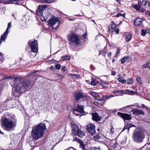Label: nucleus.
I'll return each mask as SVG.
<instances>
[{
    "instance_id": "f3484780",
    "label": "nucleus",
    "mask_w": 150,
    "mask_h": 150,
    "mask_svg": "<svg viewBox=\"0 0 150 150\" xmlns=\"http://www.w3.org/2000/svg\"><path fill=\"white\" fill-rule=\"evenodd\" d=\"M143 21V20L141 18L136 19L134 21V23L136 25H141Z\"/></svg>"
},
{
    "instance_id": "b1692460",
    "label": "nucleus",
    "mask_w": 150,
    "mask_h": 150,
    "mask_svg": "<svg viewBox=\"0 0 150 150\" xmlns=\"http://www.w3.org/2000/svg\"><path fill=\"white\" fill-rule=\"evenodd\" d=\"M133 126H134L133 125H132L130 123L129 124H128L123 128L122 131L125 130L126 129H127L128 130V131L130 127Z\"/></svg>"
},
{
    "instance_id": "13d9d810",
    "label": "nucleus",
    "mask_w": 150,
    "mask_h": 150,
    "mask_svg": "<svg viewBox=\"0 0 150 150\" xmlns=\"http://www.w3.org/2000/svg\"><path fill=\"white\" fill-rule=\"evenodd\" d=\"M65 66H64L63 67H62V69H61V70H63L64 72H65V69H64V68H65Z\"/></svg>"
},
{
    "instance_id": "4468645a",
    "label": "nucleus",
    "mask_w": 150,
    "mask_h": 150,
    "mask_svg": "<svg viewBox=\"0 0 150 150\" xmlns=\"http://www.w3.org/2000/svg\"><path fill=\"white\" fill-rule=\"evenodd\" d=\"M92 116L93 120L96 121H99L101 119V117L99 116L96 112L92 113Z\"/></svg>"
},
{
    "instance_id": "412c9836",
    "label": "nucleus",
    "mask_w": 150,
    "mask_h": 150,
    "mask_svg": "<svg viewBox=\"0 0 150 150\" xmlns=\"http://www.w3.org/2000/svg\"><path fill=\"white\" fill-rule=\"evenodd\" d=\"M78 142L79 144V147L82 150H85V145L83 142L81 140H79Z\"/></svg>"
},
{
    "instance_id": "a18cd8bd",
    "label": "nucleus",
    "mask_w": 150,
    "mask_h": 150,
    "mask_svg": "<svg viewBox=\"0 0 150 150\" xmlns=\"http://www.w3.org/2000/svg\"><path fill=\"white\" fill-rule=\"evenodd\" d=\"M45 2L46 3H51L53 1V0H45Z\"/></svg>"
},
{
    "instance_id": "774afa93",
    "label": "nucleus",
    "mask_w": 150,
    "mask_h": 150,
    "mask_svg": "<svg viewBox=\"0 0 150 150\" xmlns=\"http://www.w3.org/2000/svg\"><path fill=\"white\" fill-rule=\"evenodd\" d=\"M146 150H150V148L148 147L147 148Z\"/></svg>"
},
{
    "instance_id": "4c0bfd02",
    "label": "nucleus",
    "mask_w": 150,
    "mask_h": 150,
    "mask_svg": "<svg viewBox=\"0 0 150 150\" xmlns=\"http://www.w3.org/2000/svg\"><path fill=\"white\" fill-rule=\"evenodd\" d=\"M127 83L128 84H131L133 83V80L132 79H129L127 80Z\"/></svg>"
},
{
    "instance_id": "e433bc0d",
    "label": "nucleus",
    "mask_w": 150,
    "mask_h": 150,
    "mask_svg": "<svg viewBox=\"0 0 150 150\" xmlns=\"http://www.w3.org/2000/svg\"><path fill=\"white\" fill-rule=\"evenodd\" d=\"M100 147L96 148L95 147H92L90 148V150H100Z\"/></svg>"
},
{
    "instance_id": "f257e3e1",
    "label": "nucleus",
    "mask_w": 150,
    "mask_h": 150,
    "mask_svg": "<svg viewBox=\"0 0 150 150\" xmlns=\"http://www.w3.org/2000/svg\"><path fill=\"white\" fill-rule=\"evenodd\" d=\"M13 79L14 81L15 90L16 92L18 93H21L27 91L30 84V81H21L19 77L16 76H14Z\"/></svg>"
},
{
    "instance_id": "de8ad7c7",
    "label": "nucleus",
    "mask_w": 150,
    "mask_h": 150,
    "mask_svg": "<svg viewBox=\"0 0 150 150\" xmlns=\"http://www.w3.org/2000/svg\"><path fill=\"white\" fill-rule=\"evenodd\" d=\"M115 31L116 34H118L119 33V30L118 28H116L115 30Z\"/></svg>"
},
{
    "instance_id": "ea45409f",
    "label": "nucleus",
    "mask_w": 150,
    "mask_h": 150,
    "mask_svg": "<svg viewBox=\"0 0 150 150\" xmlns=\"http://www.w3.org/2000/svg\"><path fill=\"white\" fill-rule=\"evenodd\" d=\"M55 68L57 69H59L61 68V66L59 64H57L55 65Z\"/></svg>"
},
{
    "instance_id": "8fccbe9b",
    "label": "nucleus",
    "mask_w": 150,
    "mask_h": 150,
    "mask_svg": "<svg viewBox=\"0 0 150 150\" xmlns=\"http://www.w3.org/2000/svg\"><path fill=\"white\" fill-rule=\"evenodd\" d=\"M120 52V50L118 48L117 49V52L116 53V54H119Z\"/></svg>"
},
{
    "instance_id": "680f3d73",
    "label": "nucleus",
    "mask_w": 150,
    "mask_h": 150,
    "mask_svg": "<svg viewBox=\"0 0 150 150\" xmlns=\"http://www.w3.org/2000/svg\"><path fill=\"white\" fill-rule=\"evenodd\" d=\"M90 67L91 69H94V66L93 65H91V66Z\"/></svg>"
},
{
    "instance_id": "3c124183",
    "label": "nucleus",
    "mask_w": 150,
    "mask_h": 150,
    "mask_svg": "<svg viewBox=\"0 0 150 150\" xmlns=\"http://www.w3.org/2000/svg\"><path fill=\"white\" fill-rule=\"evenodd\" d=\"M110 132L112 133H113L114 132V128L112 126L111 127V128L110 129Z\"/></svg>"
},
{
    "instance_id": "a211bd4d",
    "label": "nucleus",
    "mask_w": 150,
    "mask_h": 150,
    "mask_svg": "<svg viewBox=\"0 0 150 150\" xmlns=\"http://www.w3.org/2000/svg\"><path fill=\"white\" fill-rule=\"evenodd\" d=\"M125 40L127 42H129L132 38V35L129 33H125Z\"/></svg>"
},
{
    "instance_id": "a878e982",
    "label": "nucleus",
    "mask_w": 150,
    "mask_h": 150,
    "mask_svg": "<svg viewBox=\"0 0 150 150\" xmlns=\"http://www.w3.org/2000/svg\"><path fill=\"white\" fill-rule=\"evenodd\" d=\"M123 79V76H122V77L120 76L119 78H117V80L120 82H121L122 83H125L126 81L124 79Z\"/></svg>"
},
{
    "instance_id": "f704fd0d",
    "label": "nucleus",
    "mask_w": 150,
    "mask_h": 150,
    "mask_svg": "<svg viewBox=\"0 0 150 150\" xmlns=\"http://www.w3.org/2000/svg\"><path fill=\"white\" fill-rule=\"evenodd\" d=\"M137 81L139 83L141 84L142 83L141 78L139 76H137L136 79Z\"/></svg>"
},
{
    "instance_id": "4d7b16f0",
    "label": "nucleus",
    "mask_w": 150,
    "mask_h": 150,
    "mask_svg": "<svg viewBox=\"0 0 150 150\" xmlns=\"http://www.w3.org/2000/svg\"><path fill=\"white\" fill-rule=\"evenodd\" d=\"M2 55L1 53H0V60H1L2 59Z\"/></svg>"
},
{
    "instance_id": "7c9ffc66",
    "label": "nucleus",
    "mask_w": 150,
    "mask_h": 150,
    "mask_svg": "<svg viewBox=\"0 0 150 150\" xmlns=\"http://www.w3.org/2000/svg\"><path fill=\"white\" fill-rule=\"evenodd\" d=\"M98 83V81L96 79H92V81L91 82V84L93 86H95L96 84Z\"/></svg>"
},
{
    "instance_id": "2eb2a0df",
    "label": "nucleus",
    "mask_w": 150,
    "mask_h": 150,
    "mask_svg": "<svg viewBox=\"0 0 150 150\" xmlns=\"http://www.w3.org/2000/svg\"><path fill=\"white\" fill-rule=\"evenodd\" d=\"M83 96L82 93L79 92H76L74 95V99L76 100H78L81 98Z\"/></svg>"
},
{
    "instance_id": "ddd939ff",
    "label": "nucleus",
    "mask_w": 150,
    "mask_h": 150,
    "mask_svg": "<svg viewBox=\"0 0 150 150\" xmlns=\"http://www.w3.org/2000/svg\"><path fill=\"white\" fill-rule=\"evenodd\" d=\"M133 114L136 115H144L145 114L144 112L142 110L138 109H134L131 111Z\"/></svg>"
},
{
    "instance_id": "aec40b11",
    "label": "nucleus",
    "mask_w": 150,
    "mask_h": 150,
    "mask_svg": "<svg viewBox=\"0 0 150 150\" xmlns=\"http://www.w3.org/2000/svg\"><path fill=\"white\" fill-rule=\"evenodd\" d=\"M125 90H124L115 91H113V93L114 94H117V95H119L125 94Z\"/></svg>"
},
{
    "instance_id": "423d86ee",
    "label": "nucleus",
    "mask_w": 150,
    "mask_h": 150,
    "mask_svg": "<svg viewBox=\"0 0 150 150\" xmlns=\"http://www.w3.org/2000/svg\"><path fill=\"white\" fill-rule=\"evenodd\" d=\"M60 23L61 22L59 19L55 17L50 19L48 20V24L54 29L57 28Z\"/></svg>"
},
{
    "instance_id": "c85d7f7f",
    "label": "nucleus",
    "mask_w": 150,
    "mask_h": 150,
    "mask_svg": "<svg viewBox=\"0 0 150 150\" xmlns=\"http://www.w3.org/2000/svg\"><path fill=\"white\" fill-rule=\"evenodd\" d=\"M113 96L112 95H109V96H103L102 98L105 101V99H109L110 98L113 97Z\"/></svg>"
},
{
    "instance_id": "0eeeda50",
    "label": "nucleus",
    "mask_w": 150,
    "mask_h": 150,
    "mask_svg": "<svg viewBox=\"0 0 150 150\" xmlns=\"http://www.w3.org/2000/svg\"><path fill=\"white\" fill-rule=\"evenodd\" d=\"M29 45L31 47V52L36 53L38 51V45L37 40H35L29 43Z\"/></svg>"
},
{
    "instance_id": "7ed1b4c3",
    "label": "nucleus",
    "mask_w": 150,
    "mask_h": 150,
    "mask_svg": "<svg viewBox=\"0 0 150 150\" xmlns=\"http://www.w3.org/2000/svg\"><path fill=\"white\" fill-rule=\"evenodd\" d=\"M17 120L13 119L4 118L2 121V126L7 131H10L14 129L16 126Z\"/></svg>"
},
{
    "instance_id": "39448f33",
    "label": "nucleus",
    "mask_w": 150,
    "mask_h": 150,
    "mask_svg": "<svg viewBox=\"0 0 150 150\" xmlns=\"http://www.w3.org/2000/svg\"><path fill=\"white\" fill-rule=\"evenodd\" d=\"M68 40L69 41V44L71 45L76 46L80 43L79 38L77 35L74 33L69 35L68 37Z\"/></svg>"
},
{
    "instance_id": "1a4fd4ad",
    "label": "nucleus",
    "mask_w": 150,
    "mask_h": 150,
    "mask_svg": "<svg viewBox=\"0 0 150 150\" xmlns=\"http://www.w3.org/2000/svg\"><path fill=\"white\" fill-rule=\"evenodd\" d=\"M117 114L124 120H129L132 118L130 115L127 113H124L118 112L117 113Z\"/></svg>"
},
{
    "instance_id": "6e6d98bb",
    "label": "nucleus",
    "mask_w": 150,
    "mask_h": 150,
    "mask_svg": "<svg viewBox=\"0 0 150 150\" xmlns=\"http://www.w3.org/2000/svg\"><path fill=\"white\" fill-rule=\"evenodd\" d=\"M121 15H122V14L121 13H117L116 16L117 17H118L120 16H121Z\"/></svg>"
},
{
    "instance_id": "0e129e2a",
    "label": "nucleus",
    "mask_w": 150,
    "mask_h": 150,
    "mask_svg": "<svg viewBox=\"0 0 150 150\" xmlns=\"http://www.w3.org/2000/svg\"><path fill=\"white\" fill-rule=\"evenodd\" d=\"M125 15V13H124L123 14H122L121 16H122V17H124Z\"/></svg>"
},
{
    "instance_id": "6ab92c4d",
    "label": "nucleus",
    "mask_w": 150,
    "mask_h": 150,
    "mask_svg": "<svg viewBox=\"0 0 150 150\" xmlns=\"http://www.w3.org/2000/svg\"><path fill=\"white\" fill-rule=\"evenodd\" d=\"M76 134L75 135H77L81 138H82L85 135L84 132L80 129L78 130V132H76Z\"/></svg>"
},
{
    "instance_id": "58836bf2",
    "label": "nucleus",
    "mask_w": 150,
    "mask_h": 150,
    "mask_svg": "<svg viewBox=\"0 0 150 150\" xmlns=\"http://www.w3.org/2000/svg\"><path fill=\"white\" fill-rule=\"evenodd\" d=\"M147 2L146 0H143L142 2V5L145 6Z\"/></svg>"
},
{
    "instance_id": "5fc2aeb1",
    "label": "nucleus",
    "mask_w": 150,
    "mask_h": 150,
    "mask_svg": "<svg viewBox=\"0 0 150 150\" xmlns=\"http://www.w3.org/2000/svg\"><path fill=\"white\" fill-rule=\"evenodd\" d=\"M99 137L98 135H96L94 137V139H99Z\"/></svg>"
},
{
    "instance_id": "c756f323",
    "label": "nucleus",
    "mask_w": 150,
    "mask_h": 150,
    "mask_svg": "<svg viewBox=\"0 0 150 150\" xmlns=\"http://www.w3.org/2000/svg\"><path fill=\"white\" fill-rule=\"evenodd\" d=\"M11 23L10 22V23H8V27H7L6 31L4 33V35H7L8 34V33L9 32L8 30L9 29V28L11 27Z\"/></svg>"
},
{
    "instance_id": "5701e85b",
    "label": "nucleus",
    "mask_w": 150,
    "mask_h": 150,
    "mask_svg": "<svg viewBox=\"0 0 150 150\" xmlns=\"http://www.w3.org/2000/svg\"><path fill=\"white\" fill-rule=\"evenodd\" d=\"M96 102L100 105H102L105 102V101L102 98L99 99H96Z\"/></svg>"
},
{
    "instance_id": "37998d69",
    "label": "nucleus",
    "mask_w": 150,
    "mask_h": 150,
    "mask_svg": "<svg viewBox=\"0 0 150 150\" xmlns=\"http://www.w3.org/2000/svg\"><path fill=\"white\" fill-rule=\"evenodd\" d=\"M91 95L93 97H96L97 96V94L95 92H92L91 93Z\"/></svg>"
},
{
    "instance_id": "49530a36",
    "label": "nucleus",
    "mask_w": 150,
    "mask_h": 150,
    "mask_svg": "<svg viewBox=\"0 0 150 150\" xmlns=\"http://www.w3.org/2000/svg\"><path fill=\"white\" fill-rule=\"evenodd\" d=\"M145 14L146 15H148L150 16V11H147L145 13Z\"/></svg>"
},
{
    "instance_id": "2f4dec72",
    "label": "nucleus",
    "mask_w": 150,
    "mask_h": 150,
    "mask_svg": "<svg viewBox=\"0 0 150 150\" xmlns=\"http://www.w3.org/2000/svg\"><path fill=\"white\" fill-rule=\"evenodd\" d=\"M128 59H129V56L125 57L122 58L121 63L122 64H124L127 60H128Z\"/></svg>"
},
{
    "instance_id": "a19ab883",
    "label": "nucleus",
    "mask_w": 150,
    "mask_h": 150,
    "mask_svg": "<svg viewBox=\"0 0 150 150\" xmlns=\"http://www.w3.org/2000/svg\"><path fill=\"white\" fill-rule=\"evenodd\" d=\"M57 76L58 77V78L59 79H62L64 77V76H63L61 74H57Z\"/></svg>"
},
{
    "instance_id": "bf43d9fd",
    "label": "nucleus",
    "mask_w": 150,
    "mask_h": 150,
    "mask_svg": "<svg viewBox=\"0 0 150 150\" xmlns=\"http://www.w3.org/2000/svg\"><path fill=\"white\" fill-rule=\"evenodd\" d=\"M120 4H121V2L120 0H116Z\"/></svg>"
},
{
    "instance_id": "f8f14e48",
    "label": "nucleus",
    "mask_w": 150,
    "mask_h": 150,
    "mask_svg": "<svg viewBox=\"0 0 150 150\" xmlns=\"http://www.w3.org/2000/svg\"><path fill=\"white\" fill-rule=\"evenodd\" d=\"M116 27L115 24L113 21H112L110 26L109 27L108 32L110 33H112L115 30Z\"/></svg>"
},
{
    "instance_id": "bb28decb",
    "label": "nucleus",
    "mask_w": 150,
    "mask_h": 150,
    "mask_svg": "<svg viewBox=\"0 0 150 150\" xmlns=\"http://www.w3.org/2000/svg\"><path fill=\"white\" fill-rule=\"evenodd\" d=\"M69 75L74 79H76L80 77V76L79 74H70Z\"/></svg>"
},
{
    "instance_id": "393cba45",
    "label": "nucleus",
    "mask_w": 150,
    "mask_h": 150,
    "mask_svg": "<svg viewBox=\"0 0 150 150\" xmlns=\"http://www.w3.org/2000/svg\"><path fill=\"white\" fill-rule=\"evenodd\" d=\"M141 3V1H138V4L137 5H134V8L137 10L139 11L140 9L141 5L140 4Z\"/></svg>"
},
{
    "instance_id": "864d4df0",
    "label": "nucleus",
    "mask_w": 150,
    "mask_h": 150,
    "mask_svg": "<svg viewBox=\"0 0 150 150\" xmlns=\"http://www.w3.org/2000/svg\"><path fill=\"white\" fill-rule=\"evenodd\" d=\"M112 53L111 52H108L107 53L108 56V57H110L112 55Z\"/></svg>"
},
{
    "instance_id": "e2e57ef3",
    "label": "nucleus",
    "mask_w": 150,
    "mask_h": 150,
    "mask_svg": "<svg viewBox=\"0 0 150 150\" xmlns=\"http://www.w3.org/2000/svg\"><path fill=\"white\" fill-rule=\"evenodd\" d=\"M29 73L30 74L28 75L33 74H34L33 71H31Z\"/></svg>"
},
{
    "instance_id": "cd10ccee",
    "label": "nucleus",
    "mask_w": 150,
    "mask_h": 150,
    "mask_svg": "<svg viewBox=\"0 0 150 150\" xmlns=\"http://www.w3.org/2000/svg\"><path fill=\"white\" fill-rule=\"evenodd\" d=\"M7 35H4V33L1 36L0 39V45L2 43V40L4 41L6 38Z\"/></svg>"
},
{
    "instance_id": "c9c22d12",
    "label": "nucleus",
    "mask_w": 150,
    "mask_h": 150,
    "mask_svg": "<svg viewBox=\"0 0 150 150\" xmlns=\"http://www.w3.org/2000/svg\"><path fill=\"white\" fill-rule=\"evenodd\" d=\"M62 59L63 60H69L70 58V57L69 56H66L62 57Z\"/></svg>"
},
{
    "instance_id": "dca6fc26",
    "label": "nucleus",
    "mask_w": 150,
    "mask_h": 150,
    "mask_svg": "<svg viewBox=\"0 0 150 150\" xmlns=\"http://www.w3.org/2000/svg\"><path fill=\"white\" fill-rule=\"evenodd\" d=\"M72 133L74 135H75L76 134V132H78V130L79 129L78 126L74 124H73L72 125Z\"/></svg>"
},
{
    "instance_id": "c03bdc74",
    "label": "nucleus",
    "mask_w": 150,
    "mask_h": 150,
    "mask_svg": "<svg viewBox=\"0 0 150 150\" xmlns=\"http://www.w3.org/2000/svg\"><path fill=\"white\" fill-rule=\"evenodd\" d=\"M140 12H142V13H144V12H146V10L145 9L143 8V9H141L140 10L139 9V10Z\"/></svg>"
},
{
    "instance_id": "09e8293b",
    "label": "nucleus",
    "mask_w": 150,
    "mask_h": 150,
    "mask_svg": "<svg viewBox=\"0 0 150 150\" xmlns=\"http://www.w3.org/2000/svg\"><path fill=\"white\" fill-rule=\"evenodd\" d=\"M116 74V72L114 71H112L111 72V74L112 76H115Z\"/></svg>"
},
{
    "instance_id": "f03ea898",
    "label": "nucleus",
    "mask_w": 150,
    "mask_h": 150,
    "mask_svg": "<svg viewBox=\"0 0 150 150\" xmlns=\"http://www.w3.org/2000/svg\"><path fill=\"white\" fill-rule=\"evenodd\" d=\"M46 129L45 123H39L32 127L31 135L33 139L37 140L43 136Z\"/></svg>"
},
{
    "instance_id": "052dcab7",
    "label": "nucleus",
    "mask_w": 150,
    "mask_h": 150,
    "mask_svg": "<svg viewBox=\"0 0 150 150\" xmlns=\"http://www.w3.org/2000/svg\"><path fill=\"white\" fill-rule=\"evenodd\" d=\"M38 70H35V71H33V73L34 74H35L36 73H37L38 72Z\"/></svg>"
},
{
    "instance_id": "6e6552de",
    "label": "nucleus",
    "mask_w": 150,
    "mask_h": 150,
    "mask_svg": "<svg viewBox=\"0 0 150 150\" xmlns=\"http://www.w3.org/2000/svg\"><path fill=\"white\" fill-rule=\"evenodd\" d=\"M87 131L93 135L96 132L95 130V125L89 123L86 127Z\"/></svg>"
},
{
    "instance_id": "9b49d317",
    "label": "nucleus",
    "mask_w": 150,
    "mask_h": 150,
    "mask_svg": "<svg viewBox=\"0 0 150 150\" xmlns=\"http://www.w3.org/2000/svg\"><path fill=\"white\" fill-rule=\"evenodd\" d=\"M83 108L84 107L83 106L78 105L76 109L74 110V113L76 114V115H79L76 114V112H79L80 113L84 112Z\"/></svg>"
},
{
    "instance_id": "473e14b6",
    "label": "nucleus",
    "mask_w": 150,
    "mask_h": 150,
    "mask_svg": "<svg viewBox=\"0 0 150 150\" xmlns=\"http://www.w3.org/2000/svg\"><path fill=\"white\" fill-rule=\"evenodd\" d=\"M144 67L145 68H147L150 69V61L148 62L146 64L144 65Z\"/></svg>"
},
{
    "instance_id": "20e7f679",
    "label": "nucleus",
    "mask_w": 150,
    "mask_h": 150,
    "mask_svg": "<svg viewBox=\"0 0 150 150\" xmlns=\"http://www.w3.org/2000/svg\"><path fill=\"white\" fill-rule=\"evenodd\" d=\"M145 137L144 131L139 128L137 129L133 133L132 137L133 140L138 143L142 142Z\"/></svg>"
},
{
    "instance_id": "603ef678",
    "label": "nucleus",
    "mask_w": 150,
    "mask_h": 150,
    "mask_svg": "<svg viewBox=\"0 0 150 150\" xmlns=\"http://www.w3.org/2000/svg\"><path fill=\"white\" fill-rule=\"evenodd\" d=\"M50 69H52L53 71H54V70L55 69L54 67L53 66H51L50 67Z\"/></svg>"
},
{
    "instance_id": "69168bd1",
    "label": "nucleus",
    "mask_w": 150,
    "mask_h": 150,
    "mask_svg": "<svg viewBox=\"0 0 150 150\" xmlns=\"http://www.w3.org/2000/svg\"><path fill=\"white\" fill-rule=\"evenodd\" d=\"M69 20L71 21H73V20H74V19H71V18H70V19H69Z\"/></svg>"
},
{
    "instance_id": "4be33fe9",
    "label": "nucleus",
    "mask_w": 150,
    "mask_h": 150,
    "mask_svg": "<svg viewBox=\"0 0 150 150\" xmlns=\"http://www.w3.org/2000/svg\"><path fill=\"white\" fill-rule=\"evenodd\" d=\"M125 94H129L130 95H134L136 93L135 92L128 89L125 90Z\"/></svg>"
},
{
    "instance_id": "79ce46f5",
    "label": "nucleus",
    "mask_w": 150,
    "mask_h": 150,
    "mask_svg": "<svg viewBox=\"0 0 150 150\" xmlns=\"http://www.w3.org/2000/svg\"><path fill=\"white\" fill-rule=\"evenodd\" d=\"M146 34V30H143V29L142 30V34H141L142 35L144 36Z\"/></svg>"
},
{
    "instance_id": "72a5a7b5",
    "label": "nucleus",
    "mask_w": 150,
    "mask_h": 150,
    "mask_svg": "<svg viewBox=\"0 0 150 150\" xmlns=\"http://www.w3.org/2000/svg\"><path fill=\"white\" fill-rule=\"evenodd\" d=\"M101 85L104 87H106L108 86V84L103 81H101L100 83Z\"/></svg>"
},
{
    "instance_id": "9d476101",
    "label": "nucleus",
    "mask_w": 150,
    "mask_h": 150,
    "mask_svg": "<svg viewBox=\"0 0 150 150\" xmlns=\"http://www.w3.org/2000/svg\"><path fill=\"white\" fill-rule=\"evenodd\" d=\"M47 7V6L46 5H39L38 7L37 13L40 16L42 15L43 11Z\"/></svg>"
},
{
    "instance_id": "338daca9",
    "label": "nucleus",
    "mask_w": 150,
    "mask_h": 150,
    "mask_svg": "<svg viewBox=\"0 0 150 150\" xmlns=\"http://www.w3.org/2000/svg\"><path fill=\"white\" fill-rule=\"evenodd\" d=\"M148 32L150 34V29H148Z\"/></svg>"
}]
</instances>
